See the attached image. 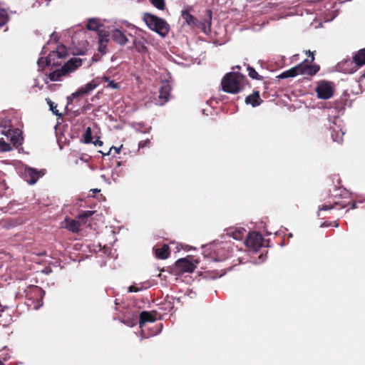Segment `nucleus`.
Instances as JSON below:
<instances>
[{
    "mask_svg": "<svg viewBox=\"0 0 365 365\" xmlns=\"http://www.w3.org/2000/svg\"><path fill=\"white\" fill-rule=\"evenodd\" d=\"M245 81V77L238 72L228 73L222 79V90L229 93H237L243 88Z\"/></svg>",
    "mask_w": 365,
    "mask_h": 365,
    "instance_id": "1",
    "label": "nucleus"
},
{
    "mask_svg": "<svg viewBox=\"0 0 365 365\" xmlns=\"http://www.w3.org/2000/svg\"><path fill=\"white\" fill-rule=\"evenodd\" d=\"M306 61L307 60L297 66L284 71L278 77L279 78H287L289 77H295L298 75L313 76L316 74L319 70V67L317 66L308 65Z\"/></svg>",
    "mask_w": 365,
    "mask_h": 365,
    "instance_id": "2",
    "label": "nucleus"
},
{
    "mask_svg": "<svg viewBox=\"0 0 365 365\" xmlns=\"http://www.w3.org/2000/svg\"><path fill=\"white\" fill-rule=\"evenodd\" d=\"M67 53V49L64 46H58L56 49L51 51L45 60L42 57L38 58V66L39 68H43L46 66H58L61 64L58 60L65 58Z\"/></svg>",
    "mask_w": 365,
    "mask_h": 365,
    "instance_id": "3",
    "label": "nucleus"
},
{
    "mask_svg": "<svg viewBox=\"0 0 365 365\" xmlns=\"http://www.w3.org/2000/svg\"><path fill=\"white\" fill-rule=\"evenodd\" d=\"M143 20L146 25L153 31H155L161 36H165L169 31V26L163 19L156 16L146 14L144 15Z\"/></svg>",
    "mask_w": 365,
    "mask_h": 365,
    "instance_id": "4",
    "label": "nucleus"
},
{
    "mask_svg": "<svg viewBox=\"0 0 365 365\" xmlns=\"http://www.w3.org/2000/svg\"><path fill=\"white\" fill-rule=\"evenodd\" d=\"M182 17L184 19L187 24L192 27L199 28L206 33V26L210 29L211 26L212 16L211 11H207V19H205L204 22L199 21L195 17L191 15L189 12L182 11Z\"/></svg>",
    "mask_w": 365,
    "mask_h": 365,
    "instance_id": "5",
    "label": "nucleus"
},
{
    "mask_svg": "<svg viewBox=\"0 0 365 365\" xmlns=\"http://www.w3.org/2000/svg\"><path fill=\"white\" fill-rule=\"evenodd\" d=\"M133 34L128 32V30L123 29V26H116L110 29V38L120 46H125L129 40L128 36H132Z\"/></svg>",
    "mask_w": 365,
    "mask_h": 365,
    "instance_id": "6",
    "label": "nucleus"
},
{
    "mask_svg": "<svg viewBox=\"0 0 365 365\" xmlns=\"http://www.w3.org/2000/svg\"><path fill=\"white\" fill-rule=\"evenodd\" d=\"M245 245L250 250L253 252H257L263 245V237L262 235L257 232H250L246 240Z\"/></svg>",
    "mask_w": 365,
    "mask_h": 365,
    "instance_id": "7",
    "label": "nucleus"
},
{
    "mask_svg": "<svg viewBox=\"0 0 365 365\" xmlns=\"http://www.w3.org/2000/svg\"><path fill=\"white\" fill-rule=\"evenodd\" d=\"M315 91L317 97L320 99H329L333 96L334 88L331 84L327 81H320L318 83Z\"/></svg>",
    "mask_w": 365,
    "mask_h": 365,
    "instance_id": "8",
    "label": "nucleus"
},
{
    "mask_svg": "<svg viewBox=\"0 0 365 365\" xmlns=\"http://www.w3.org/2000/svg\"><path fill=\"white\" fill-rule=\"evenodd\" d=\"M43 175L44 173L42 171H38L36 169L29 167H26L24 172V178L30 185L35 184Z\"/></svg>",
    "mask_w": 365,
    "mask_h": 365,
    "instance_id": "9",
    "label": "nucleus"
},
{
    "mask_svg": "<svg viewBox=\"0 0 365 365\" xmlns=\"http://www.w3.org/2000/svg\"><path fill=\"white\" fill-rule=\"evenodd\" d=\"M197 263V260L192 262L190 260L189 257H185L177 260L175 264L176 267L182 272H192L196 268V264Z\"/></svg>",
    "mask_w": 365,
    "mask_h": 365,
    "instance_id": "10",
    "label": "nucleus"
},
{
    "mask_svg": "<svg viewBox=\"0 0 365 365\" xmlns=\"http://www.w3.org/2000/svg\"><path fill=\"white\" fill-rule=\"evenodd\" d=\"M98 51L102 54H105L107 52V46L110 41V30L98 31Z\"/></svg>",
    "mask_w": 365,
    "mask_h": 365,
    "instance_id": "11",
    "label": "nucleus"
},
{
    "mask_svg": "<svg viewBox=\"0 0 365 365\" xmlns=\"http://www.w3.org/2000/svg\"><path fill=\"white\" fill-rule=\"evenodd\" d=\"M98 84L99 83L97 82V80H93L85 86L79 88L76 92L71 94V96L72 98H75L79 96L87 95L93 91L95 88H96Z\"/></svg>",
    "mask_w": 365,
    "mask_h": 365,
    "instance_id": "12",
    "label": "nucleus"
},
{
    "mask_svg": "<svg viewBox=\"0 0 365 365\" xmlns=\"http://www.w3.org/2000/svg\"><path fill=\"white\" fill-rule=\"evenodd\" d=\"M2 134L5 135L8 139L10 140V141L14 145H21L23 138L21 137V135L19 130H14L9 129L7 130H2Z\"/></svg>",
    "mask_w": 365,
    "mask_h": 365,
    "instance_id": "13",
    "label": "nucleus"
},
{
    "mask_svg": "<svg viewBox=\"0 0 365 365\" xmlns=\"http://www.w3.org/2000/svg\"><path fill=\"white\" fill-rule=\"evenodd\" d=\"M354 68H351L349 72L353 73L358 69L359 67L365 64V48L359 51L353 57Z\"/></svg>",
    "mask_w": 365,
    "mask_h": 365,
    "instance_id": "14",
    "label": "nucleus"
},
{
    "mask_svg": "<svg viewBox=\"0 0 365 365\" xmlns=\"http://www.w3.org/2000/svg\"><path fill=\"white\" fill-rule=\"evenodd\" d=\"M82 65V60L80 58L73 57L71 58L67 63L63 66L67 73H71L76 70Z\"/></svg>",
    "mask_w": 365,
    "mask_h": 365,
    "instance_id": "15",
    "label": "nucleus"
},
{
    "mask_svg": "<svg viewBox=\"0 0 365 365\" xmlns=\"http://www.w3.org/2000/svg\"><path fill=\"white\" fill-rule=\"evenodd\" d=\"M82 65V60L80 58L73 57L71 58L67 63L63 66L67 73H71L76 70Z\"/></svg>",
    "mask_w": 365,
    "mask_h": 365,
    "instance_id": "16",
    "label": "nucleus"
},
{
    "mask_svg": "<svg viewBox=\"0 0 365 365\" xmlns=\"http://www.w3.org/2000/svg\"><path fill=\"white\" fill-rule=\"evenodd\" d=\"M170 91L171 86L168 83L165 82L162 84L159 91V99L161 101L160 103V105L168 102Z\"/></svg>",
    "mask_w": 365,
    "mask_h": 365,
    "instance_id": "17",
    "label": "nucleus"
},
{
    "mask_svg": "<svg viewBox=\"0 0 365 365\" xmlns=\"http://www.w3.org/2000/svg\"><path fill=\"white\" fill-rule=\"evenodd\" d=\"M103 24L101 22V20L98 18H91L88 19L86 28L90 31H95L98 34V31H103Z\"/></svg>",
    "mask_w": 365,
    "mask_h": 365,
    "instance_id": "18",
    "label": "nucleus"
},
{
    "mask_svg": "<svg viewBox=\"0 0 365 365\" xmlns=\"http://www.w3.org/2000/svg\"><path fill=\"white\" fill-rule=\"evenodd\" d=\"M245 232L243 227H230L227 230V235L235 240H240L243 238Z\"/></svg>",
    "mask_w": 365,
    "mask_h": 365,
    "instance_id": "19",
    "label": "nucleus"
},
{
    "mask_svg": "<svg viewBox=\"0 0 365 365\" xmlns=\"http://www.w3.org/2000/svg\"><path fill=\"white\" fill-rule=\"evenodd\" d=\"M155 321V317L153 314L148 312H142L139 316L138 324L140 328L147 322H153Z\"/></svg>",
    "mask_w": 365,
    "mask_h": 365,
    "instance_id": "20",
    "label": "nucleus"
},
{
    "mask_svg": "<svg viewBox=\"0 0 365 365\" xmlns=\"http://www.w3.org/2000/svg\"><path fill=\"white\" fill-rule=\"evenodd\" d=\"M245 103L247 104H251L253 107H256L262 103V100L260 98L259 92L255 91L245 98Z\"/></svg>",
    "mask_w": 365,
    "mask_h": 365,
    "instance_id": "21",
    "label": "nucleus"
},
{
    "mask_svg": "<svg viewBox=\"0 0 365 365\" xmlns=\"http://www.w3.org/2000/svg\"><path fill=\"white\" fill-rule=\"evenodd\" d=\"M64 227L73 232H77L80 230L81 223L78 221L72 219H66Z\"/></svg>",
    "mask_w": 365,
    "mask_h": 365,
    "instance_id": "22",
    "label": "nucleus"
},
{
    "mask_svg": "<svg viewBox=\"0 0 365 365\" xmlns=\"http://www.w3.org/2000/svg\"><path fill=\"white\" fill-rule=\"evenodd\" d=\"M226 245L227 244L224 245L223 247H221L220 249H217V250L215 251V257H213L214 261H222L229 257L228 252L226 250V248H228V247Z\"/></svg>",
    "mask_w": 365,
    "mask_h": 365,
    "instance_id": "23",
    "label": "nucleus"
},
{
    "mask_svg": "<svg viewBox=\"0 0 365 365\" xmlns=\"http://www.w3.org/2000/svg\"><path fill=\"white\" fill-rule=\"evenodd\" d=\"M68 73L64 70L63 66L61 69L54 71L49 74V78L51 81H59L63 76H66Z\"/></svg>",
    "mask_w": 365,
    "mask_h": 365,
    "instance_id": "24",
    "label": "nucleus"
},
{
    "mask_svg": "<svg viewBox=\"0 0 365 365\" xmlns=\"http://www.w3.org/2000/svg\"><path fill=\"white\" fill-rule=\"evenodd\" d=\"M155 252L158 258L161 259H167L169 257V246L163 245L160 248H156Z\"/></svg>",
    "mask_w": 365,
    "mask_h": 365,
    "instance_id": "25",
    "label": "nucleus"
},
{
    "mask_svg": "<svg viewBox=\"0 0 365 365\" xmlns=\"http://www.w3.org/2000/svg\"><path fill=\"white\" fill-rule=\"evenodd\" d=\"M116 26H123V29L128 30V32H131L132 34L133 31H134V34H136L138 31V28L135 26L125 20L120 21L118 23Z\"/></svg>",
    "mask_w": 365,
    "mask_h": 365,
    "instance_id": "26",
    "label": "nucleus"
},
{
    "mask_svg": "<svg viewBox=\"0 0 365 365\" xmlns=\"http://www.w3.org/2000/svg\"><path fill=\"white\" fill-rule=\"evenodd\" d=\"M344 135V132H343L341 129H339V130H334L331 133V138L333 141L341 143L343 140Z\"/></svg>",
    "mask_w": 365,
    "mask_h": 365,
    "instance_id": "27",
    "label": "nucleus"
},
{
    "mask_svg": "<svg viewBox=\"0 0 365 365\" xmlns=\"http://www.w3.org/2000/svg\"><path fill=\"white\" fill-rule=\"evenodd\" d=\"M133 45L135 49L139 52L145 53L147 51V47L143 41L140 40L133 39Z\"/></svg>",
    "mask_w": 365,
    "mask_h": 365,
    "instance_id": "28",
    "label": "nucleus"
},
{
    "mask_svg": "<svg viewBox=\"0 0 365 365\" xmlns=\"http://www.w3.org/2000/svg\"><path fill=\"white\" fill-rule=\"evenodd\" d=\"M9 20V16L5 9H0V26H4Z\"/></svg>",
    "mask_w": 365,
    "mask_h": 365,
    "instance_id": "29",
    "label": "nucleus"
},
{
    "mask_svg": "<svg viewBox=\"0 0 365 365\" xmlns=\"http://www.w3.org/2000/svg\"><path fill=\"white\" fill-rule=\"evenodd\" d=\"M102 80L108 83L107 87L110 88L112 89H118L120 86L118 83H115L113 81L110 80L109 77L106 76H103Z\"/></svg>",
    "mask_w": 365,
    "mask_h": 365,
    "instance_id": "30",
    "label": "nucleus"
},
{
    "mask_svg": "<svg viewBox=\"0 0 365 365\" xmlns=\"http://www.w3.org/2000/svg\"><path fill=\"white\" fill-rule=\"evenodd\" d=\"M83 137L86 143H90L92 142V132L90 127L86 128Z\"/></svg>",
    "mask_w": 365,
    "mask_h": 365,
    "instance_id": "31",
    "label": "nucleus"
},
{
    "mask_svg": "<svg viewBox=\"0 0 365 365\" xmlns=\"http://www.w3.org/2000/svg\"><path fill=\"white\" fill-rule=\"evenodd\" d=\"M151 4L158 9L163 10L165 8V0H150Z\"/></svg>",
    "mask_w": 365,
    "mask_h": 365,
    "instance_id": "32",
    "label": "nucleus"
},
{
    "mask_svg": "<svg viewBox=\"0 0 365 365\" xmlns=\"http://www.w3.org/2000/svg\"><path fill=\"white\" fill-rule=\"evenodd\" d=\"M46 101L49 105L50 110H52L53 113L56 115H61V114L58 113V110L56 109L57 106L48 98L46 99Z\"/></svg>",
    "mask_w": 365,
    "mask_h": 365,
    "instance_id": "33",
    "label": "nucleus"
},
{
    "mask_svg": "<svg viewBox=\"0 0 365 365\" xmlns=\"http://www.w3.org/2000/svg\"><path fill=\"white\" fill-rule=\"evenodd\" d=\"M11 150H12V148L11 147V145L9 143L0 140V151L7 152V151H10Z\"/></svg>",
    "mask_w": 365,
    "mask_h": 365,
    "instance_id": "34",
    "label": "nucleus"
},
{
    "mask_svg": "<svg viewBox=\"0 0 365 365\" xmlns=\"http://www.w3.org/2000/svg\"><path fill=\"white\" fill-rule=\"evenodd\" d=\"M122 322L126 324L128 327H133L137 324V323H138V321L137 317H135V319H123L122 320Z\"/></svg>",
    "mask_w": 365,
    "mask_h": 365,
    "instance_id": "35",
    "label": "nucleus"
},
{
    "mask_svg": "<svg viewBox=\"0 0 365 365\" xmlns=\"http://www.w3.org/2000/svg\"><path fill=\"white\" fill-rule=\"evenodd\" d=\"M247 71L249 72V76L253 79H259V74L255 70V68L247 66Z\"/></svg>",
    "mask_w": 365,
    "mask_h": 365,
    "instance_id": "36",
    "label": "nucleus"
},
{
    "mask_svg": "<svg viewBox=\"0 0 365 365\" xmlns=\"http://www.w3.org/2000/svg\"><path fill=\"white\" fill-rule=\"evenodd\" d=\"M93 213H94V212L91 211V210L84 211L78 215V218L79 220L88 218V217H91L93 215Z\"/></svg>",
    "mask_w": 365,
    "mask_h": 365,
    "instance_id": "37",
    "label": "nucleus"
},
{
    "mask_svg": "<svg viewBox=\"0 0 365 365\" xmlns=\"http://www.w3.org/2000/svg\"><path fill=\"white\" fill-rule=\"evenodd\" d=\"M332 208H334V206L331 205H323L322 207H319V212L322 210H328Z\"/></svg>",
    "mask_w": 365,
    "mask_h": 365,
    "instance_id": "38",
    "label": "nucleus"
},
{
    "mask_svg": "<svg viewBox=\"0 0 365 365\" xmlns=\"http://www.w3.org/2000/svg\"><path fill=\"white\" fill-rule=\"evenodd\" d=\"M150 143V140L148 139V140H143V141H140L138 144L139 145V148H144L147 145H148Z\"/></svg>",
    "mask_w": 365,
    "mask_h": 365,
    "instance_id": "39",
    "label": "nucleus"
},
{
    "mask_svg": "<svg viewBox=\"0 0 365 365\" xmlns=\"http://www.w3.org/2000/svg\"><path fill=\"white\" fill-rule=\"evenodd\" d=\"M140 289L137 287H135V286L133 285H131L128 287V292H138Z\"/></svg>",
    "mask_w": 365,
    "mask_h": 365,
    "instance_id": "40",
    "label": "nucleus"
},
{
    "mask_svg": "<svg viewBox=\"0 0 365 365\" xmlns=\"http://www.w3.org/2000/svg\"><path fill=\"white\" fill-rule=\"evenodd\" d=\"M121 148H122V145L120 147H114V146H112L110 148V150L109 152L108 153V155L110 153V152L113 149L116 153H119L120 150H121Z\"/></svg>",
    "mask_w": 365,
    "mask_h": 365,
    "instance_id": "41",
    "label": "nucleus"
},
{
    "mask_svg": "<svg viewBox=\"0 0 365 365\" xmlns=\"http://www.w3.org/2000/svg\"><path fill=\"white\" fill-rule=\"evenodd\" d=\"M93 143L95 145L101 146L103 145V141L100 140H96Z\"/></svg>",
    "mask_w": 365,
    "mask_h": 365,
    "instance_id": "42",
    "label": "nucleus"
},
{
    "mask_svg": "<svg viewBox=\"0 0 365 365\" xmlns=\"http://www.w3.org/2000/svg\"><path fill=\"white\" fill-rule=\"evenodd\" d=\"M309 56H311L312 57V61H313L314 60V53L312 52H311L310 51H309L307 52Z\"/></svg>",
    "mask_w": 365,
    "mask_h": 365,
    "instance_id": "43",
    "label": "nucleus"
},
{
    "mask_svg": "<svg viewBox=\"0 0 365 365\" xmlns=\"http://www.w3.org/2000/svg\"><path fill=\"white\" fill-rule=\"evenodd\" d=\"M351 209H355V208H356V203H355V202H353V203L351 204Z\"/></svg>",
    "mask_w": 365,
    "mask_h": 365,
    "instance_id": "44",
    "label": "nucleus"
},
{
    "mask_svg": "<svg viewBox=\"0 0 365 365\" xmlns=\"http://www.w3.org/2000/svg\"><path fill=\"white\" fill-rule=\"evenodd\" d=\"M150 128H150V127H149V128H147V130H142V132H143V133H148V132H149V130H150Z\"/></svg>",
    "mask_w": 365,
    "mask_h": 365,
    "instance_id": "45",
    "label": "nucleus"
},
{
    "mask_svg": "<svg viewBox=\"0 0 365 365\" xmlns=\"http://www.w3.org/2000/svg\"><path fill=\"white\" fill-rule=\"evenodd\" d=\"M91 191H93V192H98L100 190L98 189H93L91 190Z\"/></svg>",
    "mask_w": 365,
    "mask_h": 365,
    "instance_id": "46",
    "label": "nucleus"
},
{
    "mask_svg": "<svg viewBox=\"0 0 365 365\" xmlns=\"http://www.w3.org/2000/svg\"><path fill=\"white\" fill-rule=\"evenodd\" d=\"M40 292L42 295L45 294V292L43 290L41 289Z\"/></svg>",
    "mask_w": 365,
    "mask_h": 365,
    "instance_id": "47",
    "label": "nucleus"
},
{
    "mask_svg": "<svg viewBox=\"0 0 365 365\" xmlns=\"http://www.w3.org/2000/svg\"><path fill=\"white\" fill-rule=\"evenodd\" d=\"M346 63H352V61H346Z\"/></svg>",
    "mask_w": 365,
    "mask_h": 365,
    "instance_id": "48",
    "label": "nucleus"
},
{
    "mask_svg": "<svg viewBox=\"0 0 365 365\" xmlns=\"http://www.w3.org/2000/svg\"><path fill=\"white\" fill-rule=\"evenodd\" d=\"M0 365H4L3 362L0 360Z\"/></svg>",
    "mask_w": 365,
    "mask_h": 365,
    "instance_id": "49",
    "label": "nucleus"
}]
</instances>
